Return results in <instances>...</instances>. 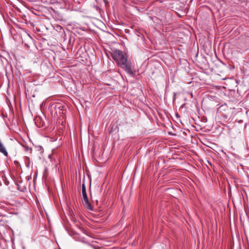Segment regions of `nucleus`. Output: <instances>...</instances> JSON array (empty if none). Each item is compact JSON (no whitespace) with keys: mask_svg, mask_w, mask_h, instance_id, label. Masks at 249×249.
Instances as JSON below:
<instances>
[{"mask_svg":"<svg viewBox=\"0 0 249 249\" xmlns=\"http://www.w3.org/2000/svg\"><path fill=\"white\" fill-rule=\"evenodd\" d=\"M111 56L118 65L127 73L132 75L136 73V71L131 65V62L128 61L126 55L122 51L118 50L113 51L111 53Z\"/></svg>","mask_w":249,"mask_h":249,"instance_id":"f257e3e1","label":"nucleus"},{"mask_svg":"<svg viewBox=\"0 0 249 249\" xmlns=\"http://www.w3.org/2000/svg\"><path fill=\"white\" fill-rule=\"evenodd\" d=\"M51 110L55 111L57 115L64 117L66 113V108L61 103L56 102L53 104L51 107Z\"/></svg>","mask_w":249,"mask_h":249,"instance_id":"f03ea898","label":"nucleus"},{"mask_svg":"<svg viewBox=\"0 0 249 249\" xmlns=\"http://www.w3.org/2000/svg\"><path fill=\"white\" fill-rule=\"evenodd\" d=\"M82 202L84 207L90 210H92V207L91 206L89 202L88 197L83 198Z\"/></svg>","mask_w":249,"mask_h":249,"instance_id":"7ed1b4c3","label":"nucleus"},{"mask_svg":"<svg viewBox=\"0 0 249 249\" xmlns=\"http://www.w3.org/2000/svg\"><path fill=\"white\" fill-rule=\"evenodd\" d=\"M82 193L83 195V198L88 197L87 193H86V188L84 183L82 184Z\"/></svg>","mask_w":249,"mask_h":249,"instance_id":"20e7f679","label":"nucleus"},{"mask_svg":"<svg viewBox=\"0 0 249 249\" xmlns=\"http://www.w3.org/2000/svg\"><path fill=\"white\" fill-rule=\"evenodd\" d=\"M191 96H192V97H193V93H191Z\"/></svg>","mask_w":249,"mask_h":249,"instance_id":"39448f33","label":"nucleus"},{"mask_svg":"<svg viewBox=\"0 0 249 249\" xmlns=\"http://www.w3.org/2000/svg\"><path fill=\"white\" fill-rule=\"evenodd\" d=\"M175 96H176V93H174V97H175Z\"/></svg>","mask_w":249,"mask_h":249,"instance_id":"423d86ee","label":"nucleus"}]
</instances>
